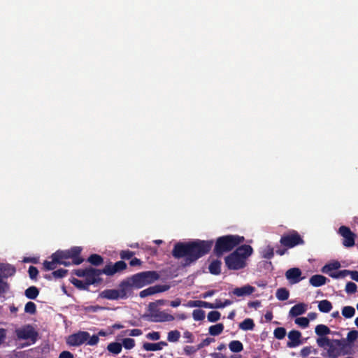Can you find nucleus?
<instances>
[{
    "instance_id": "58836bf2",
    "label": "nucleus",
    "mask_w": 358,
    "mask_h": 358,
    "mask_svg": "<svg viewBox=\"0 0 358 358\" xmlns=\"http://www.w3.org/2000/svg\"><path fill=\"white\" fill-rule=\"evenodd\" d=\"M192 317L195 321H201L205 318V311L201 309L193 310Z\"/></svg>"
},
{
    "instance_id": "7ed1b4c3",
    "label": "nucleus",
    "mask_w": 358,
    "mask_h": 358,
    "mask_svg": "<svg viewBox=\"0 0 358 358\" xmlns=\"http://www.w3.org/2000/svg\"><path fill=\"white\" fill-rule=\"evenodd\" d=\"M245 238L238 235H226L217 238L213 252L220 257L224 253L231 251L234 248L244 242Z\"/></svg>"
},
{
    "instance_id": "0eeeda50",
    "label": "nucleus",
    "mask_w": 358,
    "mask_h": 358,
    "mask_svg": "<svg viewBox=\"0 0 358 358\" xmlns=\"http://www.w3.org/2000/svg\"><path fill=\"white\" fill-rule=\"evenodd\" d=\"M280 244L287 248H292L305 244L302 236L295 230L283 234L280 239Z\"/></svg>"
},
{
    "instance_id": "5fc2aeb1",
    "label": "nucleus",
    "mask_w": 358,
    "mask_h": 358,
    "mask_svg": "<svg viewBox=\"0 0 358 358\" xmlns=\"http://www.w3.org/2000/svg\"><path fill=\"white\" fill-rule=\"evenodd\" d=\"M215 341V339L213 338H206L205 339H203L198 345H197V349L196 350H199V349H201L206 346H208L212 342H214Z\"/></svg>"
},
{
    "instance_id": "1a4fd4ad",
    "label": "nucleus",
    "mask_w": 358,
    "mask_h": 358,
    "mask_svg": "<svg viewBox=\"0 0 358 358\" xmlns=\"http://www.w3.org/2000/svg\"><path fill=\"white\" fill-rule=\"evenodd\" d=\"M338 234L343 237L342 244L345 248H352L355 245L356 234L348 227L341 226Z\"/></svg>"
},
{
    "instance_id": "a19ab883",
    "label": "nucleus",
    "mask_w": 358,
    "mask_h": 358,
    "mask_svg": "<svg viewBox=\"0 0 358 358\" xmlns=\"http://www.w3.org/2000/svg\"><path fill=\"white\" fill-rule=\"evenodd\" d=\"M221 314L217 310H213L208 314V320L210 322H215L220 319Z\"/></svg>"
},
{
    "instance_id": "0e129e2a",
    "label": "nucleus",
    "mask_w": 358,
    "mask_h": 358,
    "mask_svg": "<svg viewBox=\"0 0 358 358\" xmlns=\"http://www.w3.org/2000/svg\"><path fill=\"white\" fill-rule=\"evenodd\" d=\"M141 264H142V262L141 261V259H139L136 257L131 259V260L129 262V265L131 266H140V265H141Z\"/></svg>"
},
{
    "instance_id": "dca6fc26",
    "label": "nucleus",
    "mask_w": 358,
    "mask_h": 358,
    "mask_svg": "<svg viewBox=\"0 0 358 358\" xmlns=\"http://www.w3.org/2000/svg\"><path fill=\"white\" fill-rule=\"evenodd\" d=\"M301 274V271L299 268L294 267L286 271L285 277L291 284H296L303 279Z\"/></svg>"
},
{
    "instance_id": "f03ea898",
    "label": "nucleus",
    "mask_w": 358,
    "mask_h": 358,
    "mask_svg": "<svg viewBox=\"0 0 358 358\" xmlns=\"http://www.w3.org/2000/svg\"><path fill=\"white\" fill-rule=\"evenodd\" d=\"M253 252L252 248L249 245L238 246L236 250L224 258L227 267L229 270H239L246 266V259Z\"/></svg>"
},
{
    "instance_id": "09e8293b",
    "label": "nucleus",
    "mask_w": 358,
    "mask_h": 358,
    "mask_svg": "<svg viewBox=\"0 0 358 358\" xmlns=\"http://www.w3.org/2000/svg\"><path fill=\"white\" fill-rule=\"evenodd\" d=\"M68 273V270L64 268H59L56 271H54L52 273V275L55 278H64Z\"/></svg>"
},
{
    "instance_id": "a18cd8bd",
    "label": "nucleus",
    "mask_w": 358,
    "mask_h": 358,
    "mask_svg": "<svg viewBox=\"0 0 358 358\" xmlns=\"http://www.w3.org/2000/svg\"><path fill=\"white\" fill-rule=\"evenodd\" d=\"M127 350H131L135 346V341L133 338H124L122 344Z\"/></svg>"
},
{
    "instance_id": "4468645a",
    "label": "nucleus",
    "mask_w": 358,
    "mask_h": 358,
    "mask_svg": "<svg viewBox=\"0 0 358 358\" xmlns=\"http://www.w3.org/2000/svg\"><path fill=\"white\" fill-rule=\"evenodd\" d=\"M169 288L170 286L167 285H156L141 291L139 293V296L141 298H145L157 293L166 292L169 290Z\"/></svg>"
},
{
    "instance_id": "c03bdc74",
    "label": "nucleus",
    "mask_w": 358,
    "mask_h": 358,
    "mask_svg": "<svg viewBox=\"0 0 358 358\" xmlns=\"http://www.w3.org/2000/svg\"><path fill=\"white\" fill-rule=\"evenodd\" d=\"M274 256V252H273V248L270 246V245H268L264 250H263V254H262V257L265 259H271V258H273Z\"/></svg>"
},
{
    "instance_id": "4d7b16f0",
    "label": "nucleus",
    "mask_w": 358,
    "mask_h": 358,
    "mask_svg": "<svg viewBox=\"0 0 358 358\" xmlns=\"http://www.w3.org/2000/svg\"><path fill=\"white\" fill-rule=\"evenodd\" d=\"M99 338L97 335L90 336L88 340L85 342L87 345L93 346L98 343Z\"/></svg>"
},
{
    "instance_id": "ddd939ff",
    "label": "nucleus",
    "mask_w": 358,
    "mask_h": 358,
    "mask_svg": "<svg viewBox=\"0 0 358 358\" xmlns=\"http://www.w3.org/2000/svg\"><path fill=\"white\" fill-rule=\"evenodd\" d=\"M101 274H103L101 269L89 266L85 281L89 285L99 284L102 282V278L100 277Z\"/></svg>"
},
{
    "instance_id": "2f4dec72",
    "label": "nucleus",
    "mask_w": 358,
    "mask_h": 358,
    "mask_svg": "<svg viewBox=\"0 0 358 358\" xmlns=\"http://www.w3.org/2000/svg\"><path fill=\"white\" fill-rule=\"evenodd\" d=\"M255 327V323L252 319H245L239 324V328L243 331L252 330Z\"/></svg>"
},
{
    "instance_id": "a878e982",
    "label": "nucleus",
    "mask_w": 358,
    "mask_h": 358,
    "mask_svg": "<svg viewBox=\"0 0 358 358\" xmlns=\"http://www.w3.org/2000/svg\"><path fill=\"white\" fill-rule=\"evenodd\" d=\"M340 267H341V263L338 261H335L332 263H329V264L324 265L322 268V271L329 275V273H334V272H332L333 271L337 270Z\"/></svg>"
},
{
    "instance_id": "338daca9",
    "label": "nucleus",
    "mask_w": 358,
    "mask_h": 358,
    "mask_svg": "<svg viewBox=\"0 0 358 358\" xmlns=\"http://www.w3.org/2000/svg\"><path fill=\"white\" fill-rule=\"evenodd\" d=\"M249 308H257L261 306V302L258 300L254 301H250L248 303Z\"/></svg>"
},
{
    "instance_id": "13d9d810",
    "label": "nucleus",
    "mask_w": 358,
    "mask_h": 358,
    "mask_svg": "<svg viewBox=\"0 0 358 358\" xmlns=\"http://www.w3.org/2000/svg\"><path fill=\"white\" fill-rule=\"evenodd\" d=\"M203 301H200V300H195V301H189L187 306L188 307H191V308H193V307H199V308H202L203 307Z\"/></svg>"
},
{
    "instance_id": "9d476101",
    "label": "nucleus",
    "mask_w": 358,
    "mask_h": 358,
    "mask_svg": "<svg viewBox=\"0 0 358 358\" xmlns=\"http://www.w3.org/2000/svg\"><path fill=\"white\" fill-rule=\"evenodd\" d=\"M16 335L19 339H30L34 343L38 336V332L31 325L16 330Z\"/></svg>"
},
{
    "instance_id": "37998d69",
    "label": "nucleus",
    "mask_w": 358,
    "mask_h": 358,
    "mask_svg": "<svg viewBox=\"0 0 358 358\" xmlns=\"http://www.w3.org/2000/svg\"><path fill=\"white\" fill-rule=\"evenodd\" d=\"M24 312L34 315L36 313V306L32 301H29L26 303L24 307Z\"/></svg>"
},
{
    "instance_id": "f704fd0d",
    "label": "nucleus",
    "mask_w": 358,
    "mask_h": 358,
    "mask_svg": "<svg viewBox=\"0 0 358 358\" xmlns=\"http://www.w3.org/2000/svg\"><path fill=\"white\" fill-rule=\"evenodd\" d=\"M315 334L319 336H324L331 333L330 329L324 324H318L315 329Z\"/></svg>"
},
{
    "instance_id": "72a5a7b5",
    "label": "nucleus",
    "mask_w": 358,
    "mask_h": 358,
    "mask_svg": "<svg viewBox=\"0 0 358 358\" xmlns=\"http://www.w3.org/2000/svg\"><path fill=\"white\" fill-rule=\"evenodd\" d=\"M229 350L233 352H240L243 350V345L240 341H231L229 344Z\"/></svg>"
},
{
    "instance_id": "c756f323",
    "label": "nucleus",
    "mask_w": 358,
    "mask_h": 358,
    "mask_svg": "<svg viewBox=\"0 0 358 358\" xmlns=\"http://www.w3.org/2000/svg\"><path fill=\"white\" fill-rule=\"evenodd\" d=\"M39 294L38 289L35 286H31L28 287L25 292L24 295L29 299H35Z\"/></svg>"
},
{
    "instance_id": "7c9ffc66",
    "label": "nucleus",
    "mask_w": 358,
    "mask_h": 358,
    "mask_svg": "<svg viewBox=\"0 0 358 358\" xmlns=\"http://www.w3.org/2000/svg\"><path fill=\"white\" fill-rule=\"evenodd\" d=\"M224 324L222 323H218L215 325H212L209 327V334L211 336H218L221 334L224 330Z\"/></svg>"
},
{
    "instance_id": "de8ad7c7",
    "label": "nucleus",
    "mask_w": 358,
    "mask_h": 358,
    "mask_svg": "<svg viewBox=\"0 0 358 358\" xmlns=\"http://www.w3.org/2000/svg\"><path fill=\"white\" fill-rule=\"evenodd\" d=\"M357 286L355 282H348L345 285V292L348 294H354L357 292Z\"/></svg>"
},
{
    "instance_id": "393cba45",
    "label": "nucleus",
    "mask_w": 358,
    "mask_h": 358,
    "mask_svg": "<svg viewBox=\"0 0 358 358\" xmlns=\"http://www.w3.org/2000/svg\"><path fill=\"white\" fill-rule=\"evenodd\" d=\"M222 262L219 259L213 260L208 266L209 272L213 275H219L221 273Z\"/></svg>"
},
{
    "instance_id": "473e14b6",
    "label": "nucleus",
    "mask_w": 358,
    "mask_h": 358,
    "mask_svg": "<svg viewBox=\"0 0 358 358\" xmlns=\"http://www.w3.org/2000/svg\"><path fill=\"white\" fill-rule=\"evenodd\" d=\"M122 349V345L117 342H113L108 345L107 350L114 354V355H118L121 352Z\"/></svg>"
},
{
    "instance_id": "e433bc0d",
    "label": "nucleus",
    "mask_w": 358,
    "mask_h": 358,
    "mask_svg": "<svg viewBox=\"0 0 358 358\" xmlns=\"http://www.w3.org/2000/svg\"><path fill=\"white\" fill-rule=\"evenodd\" d=\"M355 314V309L352 306H345L342 309V315L345 318H351Z\"/></svg>"
},
{
    "instance_id": "79ce46f5",
    "label": "nucleus",
    "mask_w": 358,
    "mask_h": 358,
    "mask_svg": "<svg viewBox=\"0 0 358 358\" xmlns=\"http://www.w3.org/2000/svg\"><path fill=\"white\" fill-rule=\"evenodd\" d=\"M349 275V270H342L333 273H329V276L334 279L343 278Z\"/></svg>"
},
{
    "instance_id": "ea45409f",
    "label": "nucleus",
    "mask_w": 358,
    "mask_h": 358,
    "mask_svg": "<svg viewBox=\"0 0 358 358\" xmlns=\"http://www.w3.org/2000/svg\"><path fill=\"white\" fill-rule=\"evenodd\" d=\"M273 335L275 338L282 340L286 336V329L284 327H277L273 331Z\"/></svg>"
},
{
    "instance_id": "2eb2a0df",
    "label": "nucleus",
    "mask_w": 358,
    "mask_h": 358,
    "mask_svg": "<svg viewBox=\"0 0 358 358\" xmlns=\"http://www.w3.org/2000/svg\"><path fill=\"white\" fill-rule=\"evenodd\" d=\"M148 317L149 321L153 322H171L175 319L172 315L161 310L155 314L148 315Z\"/></svg>"
},
{
    "instance_id": "f8f14e48",
    "label": "nucleus",
    "mask_w": 358,
    "mask_h": 358,
    "mask_svg": "<svg viewBox=\"0 0 358 358\" xmlns=\"http://www.w3.org/2000/svg\"><path fill=\"white\" fill-rule=\"evenodd\" d=\"M127 264L124 261H118L115 264L110 262L106 264L105 267L101 269L103 274H105L108 276H112L117 273L122 272V271L127 268Z\"/></svg>"
},
{
    "instance_id": "412c9836",
    "label": "nucleus",
    "mask_w": 358,
    "mask_h": 358,
    "mask_svg": "<svg viewBox=\"0 0 358 358\" xmlns=\"http://www.w3.org/2000/svg\"><path fill=\"white\" fill-rule=\"evenodd\" d=\"M327 280L325 276L316 274L310 277L309 282L312 286L317 287L325 285Z\"/></svg>"
},
{
    "instance_id": "bb28decb",
    "label": "nucleus",
    "mask_w": 358,
    "mask_h": 358,
    "mask_svg": "<svg viewBox=\"0 0 358 358\" xmlns=\"http://www.w3.org/2000/svg\"><path fill=\"white\" fill-rule=\"evenodd\" d=\"M87 261L95 266H99L103 264V258L98 254H92L90 255Z\"/></svg>"
},
{
    "instance_id": "bf43d9fd",
    "label": "nucleus",
    "mask_w": 358,
    "mask_h": 358,
    "mask_svg": "<svg viewBox=\"0 0 358 358\" xmlns=\"http://www.w3.org/2000/svg\"><path fill=\"white\" fill-rule=\"evenodd\" d=\"M146 337L148 339L152 340V341H157L160 338V334L158 331H152L150 332L146 335Z\"/></svg>"
},
{
    "instance_id": "052dcab7",
    "label": "nucleus",
    "mask_w": 358,
    "mask_h": 358,
    "mask_svg": "<svg viewBox=\"0 0 358 358\" xmlns=\"http://www.w3.org/2000/svg\"><path fill=\"white\" fill-rule=\"evenodd\" d=\"M157 308L158 306L155 302L150 303L148 305V310L150 312L149 315H152L157 313L159 310Z\"/></svg>"
},
{
    "instance_id": "423d86ee",
    "label": "nucleus",
    "mask_w": 358,
    "mask_h": 358,
    "mask_svg": "<svg viewBox=\"0 0 358 358\" xmlns=\"http://www.w3.org/2000/svg\"><path fill=\"white\" fill-rule=\"evenodd\" d=\"M127 286L128 285L122 280L119 284V288L117 289H105L101 292L100 296L108 300L126 299L130 296L127 289Z\"/></svg>"
},
{
    "instance_id": "a211bd4d",
    "label": "nucleus",
    "mask_w": 358,
    "mask_h": 358,
    "mask_svg": "<svg viewBox=\"0 0 358 358\" xmlns=\"http://www.w3.org/2000/svg\"><path fill=\"white\" fill-rule=\"evenodd\" d=\"M146 285L153 283L159 279L160 275L156 271L141 272Z\"/></svg>"
},
{
    "instance_id": "c9c22d12",
    "label": "nucleus",
    "mask_w": 358,
    "mask_h": 358,
    "mask_svg": "<svg viewBox=\"0 0 358 358\" xmlns=\"http://www.w3.org/2000/svg\"><path fill=\"white\" fill-rule=\"evenodd\" d=\"M275 296L280 301H285L289 298V292L286 288H279L277 289Z\"/></svg>"
},
{
    "instance_id": "5701e85b",
    "label": "nucleus",
    "mask_w": 358,
    "mask_h": 358,
    "mask_svg": "<svg viewBox=\"0 0 358 358\" xmlns=\"http://www.w3.org/2000/svg\"><path fill=\"white\" fill-rule=\"evenodd\" d=\"M167 343L165 341H160L157 343H144L143 348L146 351H157L162 349L164 346H166Z\"/></svg>"
},
{
    "instance_id": "e2e57ef3",
    "label": "nucleus",
    "mask_w": 358,
    "mask_h": 358,
    "mask_svg": "<svg viewBox=\"0 0 358 358\" xmlns=\"http://www.w3.org/2000/svg\"><path fill=\"white\" fill-rule=\"evenodd\" d=\"M184 338L187 339L188 343H193L194 342V336L193 334L189 331H186L184 332Z\"/></svg>"
},
{
    "instance_id": "c85d7f7f",
    "label": "nucleus",
    "mask_w": 358,
    "mask_h": 358,
    "mask_svg": "<svg viewBox=\"0 0 358 358\" xmlns=\"http://www.w3.org/2000/svg\"><path fill=\"white\" fill-rule=\"evenodd\" d=\"M70 282L78 289L80 290H88L90 285L85 280H80L79 279H77L76 278H72L70 280Z\"/></svg>"
},
{
    "instance_id": "3c124183",
    "label": "nucleus",
    "mask_w": 358,
    "mask_h": 358,
    "mask_svg": "<svg viewBox=\"0 0 358 358\" xmlns=\"http://www.w3.org/2000/svg\"><path fill=\"white\" fill-rule=\"evenodd\" d=\"M134 254L135 253L134 252L129 250H122L120 253V256L122 259H130L134 255Z\"/></svg>"
},
{
    "instance_id": "49530a36",
    "label": "nucleus",
    "mask_w": 358,
    "mask_h": 358,
    "mask_svg": "<svg viewBox=\"0 0 358 358\" xmlns=\"http://www.w3.org/2000/svg\"><path fill=\"white\" fill-rule=\"evenodd\" d=\"M295 323L302 328H306L309 324V319L304 317H298L295 320Z\"/></svg>"
},
{
    "instance_id": "f3484780",
    "label": "nucleus",
    "mask_w": 358,
    "mask_h": 358,
    "mask_svg": "<svg viewBox=\"0 0 358 358\" xmlns=\"http://www.w3.org/2000/svg\"><path fill=\"white\" fill-rule=\"evenodd\" d=\"M301 334L299 331L292 330L288 333V338L289 341L287 343V347L293 348L299 346L302 343L301 341Z\"/></svg>"
},
{
    "instance_id": "6ab92c4d",
    "label": "nucleus",
    "mask_w": 358,
    "mask_h": 358,
    "mask_svg": "<svg viewBox=\"0 0 358 358\" xmlns=\"http://www.w3.org/2000/svg\"><path fill=\"white\" fill-rule=\"evenodd\" d=\"M255 290V288L250 285L243 286L241 287H236L232 291L233 294L237 296H245L252 294Z\"/></svg>"
},
{
    "instance_id": "4c0bfd02",
    "label": "nucleus",
    "mask_w": 358,
    "mask_h": 358,
    "mask_svg": "<svg viewBox=\"0 0 358 358\" xmlns=\"http://www.w3.org/2000/svg\"><path fill=\"white\" fill-rule=\"evenodd\" d=\"M180 337V333L178 330L171 331L168 333L167 339L169 342H177Z\"/></svg>"
},
{
    "instance_id": "6e6552de",
    "label": "nucleus",
    "mask_w": 358,
    "mask_h": 358,
    "mask_svg": "<svg viewBox=\"0 0 358 358\" xmlns=\"http://www.w3.org/2000/svg\"><path fill=\"white\" fill-rule=\"evenodd\" d=\"M123 281L128 285L127 289H128L130 296L133 292L134 288L140 289L146 286L141 272L127 278Z\"/></svg>"
},
{
    "instance_id": "4be33fe9",
    "label": "nucleus",
    "mask_w": 358,
    "mask_h": 358,
    "mask_svg": "<svg viewBox=\"0 0 358 358\" xmlns=\"http://www.w3.org/2000/svg\"><path fill=\"white\" fill-rule=\"evenodd\" d=\"M333 343H334L337 346L343 348L346 345L345 341L344 340H338L335 339L333 340V342L331 341V344L329 345H327L329 348L328 350V352L330 356L336 357L338 355V353L336 349V348L334 346Z\"/></svg>"
},
{
    "instance_id": "864d4df0",
    "label": "nucleus",
    "mask_w": 358,
    "mask_h": 358,
    "mask_svg": "<svg viewBox=\"0 0 358 358\" xmlns=\"http://www.w3.org/2000/svg\"><path fill=\"white\" fill-rule=\"evenodd\" d=\"M87 271L88 267L85 268H78L73 270V273L77 275L78 277L85 278L87 275Z\"/></svg>"
},
{
    "instance_id": "f257e3e1",
    "label": "nucleus",
    "mask_w": 358,
    "mask_h": 358,
    "mask_svg": "<svg viewBox=\"0 0 358 358\" xmlns=\"http://www.w3.org/2000/svg\"><path fill=\"white\" fill-rule=\"evenodd\" d=\"M213 245V240L196 239L188 242H178L174 245L172 255L178 259L184 258V265L189 266L208 254Z\"/></svg>"
},
{
    "instance_id": "8fccbe9b",
    "label": "nucleus",
    "mask_w": 358,
    "mask_h": 358,
    "mask_svg": "<svg viewBox=\"0 0 358 358\" xmlns=\"http://www.w3.org/2000/svg\"><path fill=\"white\" fill-rule=\"evenodd\" d=\"M317 343L320 347L324 348L331 344V341L327 337H320L317 339Z\"/></svg>"
},
{
    "instance_id": "6e6d98bb",
    "label": "nucleus",
    "mask_w": 358,
    "mask_h": 358,
    "mask_svg": "<svg viewBox=\"0 0 358 358\" xmlns=\"http://www.w3.org/2000/svg\"><path fill=\"white\" fill-rule=\"evenodd\" d=\"M28 272L29 278L32 280L36 279L38 273L37 268L34 266H29Z\"/></svg>"
},
{
    "instance_id": "20e7f679",
    "label": "nucleus",
    "mask_w": 358,
    "mask_h": 358,
    "mask_svg": "<svg viewBox=\"0 0 358 358\" xmlns=\"http://www.w3.org/2000/svg\"><path fill=\"white\" fill-rule=\"evenodd\" d=\"M83 248L79 246L71 247L69 250H58L55 253L58 260L64 264H61L65 266L71 264L79 265L84 262V259L80 256Z\"/></svg>"
},
{
    "instance_id": "603ef678",
    "label": "nucleus",
    "mask_w": 358,
    "mask_h": 358,
    "mask_svg": "<svg viewBox=\"0 0 358 358\" xmlns=\"http://www.w3.org/2000/svg\"><path fill=\"white\" fill-rule=\"evenodd\" d=\"M358 338V331L351 330L348 332L347 339L350 343H353Z\"/></svg>"
},
{
    "instance_id": "69168bd1",
    "label": "nucleus",
    "mask_w": 358,
    "mask_h": 358,
    "mask_svg": "<svg viewBox=\"0 0 358 358\" xmlns=\"http://www.w3.org/2000/svg\"><path fill=\"white\" fill-rule=\"evenodd\" d=\"M59 358H73V355L69 351H63L60 353Z\"/></svg>"
},
{
    "instance_id": "680f3d73",
    "label": "nucleus",
    "mask_w": 358,
    "mask_h": 358,
    "mask_svg": "<svg viewBox=\"0 0 358 358\" xmlns=\"http://www.w3.org/2000/svg\"><path fill=\"white\" fill-rule=\"evenodd\" d=\"M312 347L306 346L301 350V355L303 357H308L311 353Z\"/></svg>"
},
{
    "instance_id": "39448f33",
    "label": "nucleus",
    "mask_w": 358,
    "mask_h": 358,
    "mask_svg": "<svg viewBox=\"0 0 358 358\" xmlns=\"http://www.w3.org/2000/svg\"><path fill=\"white\" fill-rule=\"evenodd\" d=\"M15 272L16 268L14 266L10 264L0 263V298H5L6 294L10 289L9 284L3 279L14 275Z\"/></svg>"
},
{
    "instance_id": "774afa93",
    "label": "nucleus",
    "mask_w": 358,
    "mask_h": 358,
    "mask_svg": "<svg viewBox=\"0 0 358 358\" xmlns=\"http://www.w3.org/2000/svg\"><path fill=\"white\" fill-rule=\"evenodd\" d=\"M349 275H350L351 278L357 282H358V271H350Z\"/></svg>"
},
{
    "instance_id": "aec40b11",
    "label": "nucleus",
    "mask_w": 358,
    "mask_h": 358,
    "mask_svg": "<svg viewBox=\"0 0 358 358\" xmlns=\"http://www.w3.org/2000/svg\"><path fill=\"white\" fill-rule=\"evenodd\" d=\"M50 258L52 259L51 261L45 260L43 263V268L45 271H53L56 268L57 264H64L58 260L55 252L52 254Z\"/></svg>"
},
{
    "instance_id": "b1692460",
    "label": "nucleus",
    "mask_w": 358,
    "mask_h": 358,
    "mask_svg": "<svg viewBox=\"0 0 358 358\" xmlns=\"http://www.w3.org/2000/svg\"><path fill=\"white\" fill-rule=\"evenodd\" d=\"M306 310V305L304 303H298L291 308L289 310V315L292 317H296L303 314Z\"/></svg>"
},
{
    "instance_id": "9b49d317",
    "label": "nucleus",
    "mask_w": 358,
    "mask_h": 358,
    "mask_svg": "<svg viewBox=\"0 0 358 358\" xmlns=\"http://www.w3.org/2000/svg\"><path fill=\"white\" fill-rule=\"evenodd\" d=\"M90 338L87 331H78L68 336L66 343L70 346H79L85 343Z\"/></svg>"
},
{
    "instance_id": "cd10ccee",
    "label": "nucleus",
    "mask_w": 358,
    "mask_h": 358,
    "mask_svg": "<svg viewBox=\"0 0 358 358\" xmlns=\"http://www.w3.org/2000/svg\"><path fill=\"white\" fill-rule=\"evenodd\" d=\"M332 308L333 306L331 303L327 299L322 300L318 303V309L322 313H329Z\"/></svg>"
}]
</instances>
